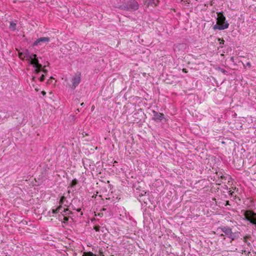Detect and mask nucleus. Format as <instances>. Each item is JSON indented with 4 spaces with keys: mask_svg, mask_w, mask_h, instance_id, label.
Masks as SVG:
<instances>
[{
    "mask_svg": "<svg viewBox=\"0 0 256 256\" xmlns=\"http://www.w3.org/2000/svg\"><path fill=\"white\" fill-rule=\"evenodd\" d=\"M224 40H222V44H224Z\"/></svg>",
    "mask_w": 256,
    "mask_h": 256,
    "instance_id": "2f4dec72",
    "label": "nucleus"
},
{
    "mask_svg": "<svg viewBox=\"0 0 256 256\" xmlns=\"http://www.w3.org/2000/svg\"><path fill=\"white\" fill-rule=\"evenodd\" d=\"M66 198L64 196H62L60 201V202L61 204H62L64 202V200H65Z\"/></svg>",
    "mask_w": 256,
    "mask_h": 256,
    "instance_id": "dca6fc26",
    "label": "nucleus"
},
{
    "mask_svg": "<svg viewBox=\"0 0 256 256\" xmlns=\"http://www.w3.org/2000/svg\"><path fill=\"white\" fill-rule=\"evenodd\" d=\"M62 206H60L58 207L56 209L52 210V212L53 214L57 213L60 211V210L62 209Z\"/></svg>",
    "mask_w": 256,
    "mask_h": 256,
    "instance_id": "f8f14e48",
    "label": "nucleus"
},
{
    "mask_svg": "<svg viewBox=\"0 0 256 256\" xmlns=\"http://www.w3.org/2000/svg\"><path fill=\"white\" fill-rule=\"evenodd\" d=\"M36 68L35 72L36 74H38L42 70V65H38L34 67Z\"/></svg>",
    "mask_w": 256,
    "mask_h": 256,
    "instance_id": "9b49d317",
    "label": "nucleus"
},
{
    "mask_svg": "<svg viewBox=\"0 0 256 256\" xmlns=\"http://www.w3.org/2000/svg\"><path fill=\"white\" fill-rule=\"evenodd\" d=\"M42 94L44 96L46 94V92L44 91H42Z\"/></svg>",
    "mask_w": 256,
    "mask_h": 256,
    "instance_id": "5701e85b",
    "label": "nucleus"
},
{
    "mask_svg": "<svg viewBox=\"0 0 256 256\" xmlns=\"http://www.w3.org/2000/svg\"><path fill=\"white\" fill-rule=\"evenodd\" d=\"M68 217H66V216H64V221H66H66H68Z\"/></svg>",
    "mask_w": 256,
    "mask_h": 256,
    "instance_id": "412c9836",
    "label": "nucleus"
},
{
    "mask_svg": "<svg viewBox=\"0 0 256 256\" xmlns=\"http://www.w3.org/2000/svg\"><path fill=\"white\" fill-rule=\"evenodd\" d=\"M80 105H81L82 106H84V102L82 103Z\"/></svg>",
    "mask_w": 256,
    "mask_h": 256,
    "instance_id": "a878e982",
    "label": "nucleus"
},
{
    "mask_svg": "<svg viewBox=\"0 0 256 256\" xmlns=\"http://www.w3.org/2000/svg\"><path fill=\"white\" fill-rule=\"evenodd\" d=\"M153 113V118L155 120H162L164 118V115L162 114L158 113L154 110L152 111Z\"/></svg>",
    "mask_w": 256,
    "mask_h": 256,
    "instance_id": "0eeeda50",
    "label": "nucleus"
},
{
    "mask_svg": "<svg viewBox=\"0 0 256 256\" xmlns=\"http://www.w3.org/2000/svg\"><path fill=\"white\" fill-rule=\"evenodd\" d=\"M78 183V180L76 179H74L72 180V183H71V186L73 187L74 186H76Z\"/></svg>",
    "mask_w": 256,
    "mask_h": 256,
    "instance_id": "2eb2a0df",
    "label": "nucleus"
},
{
    "mask_svg": "<svg viewBox=\"0 0 256 256\" xmlns=\"http://www.w3.org/2000/svg\"><path fill=\"white\" fill-rule=\"evenodd\" d=\"M16 50L18 51L19 58L22 60H24L25 58H26L28 60H30L32 56L30 54V52L28 50H26L24 52H20L16 49Z\"/></svg>",
    "mask_w": 256,
    "mask_h": 256,
    "instance_id": "7ed1b4c3",
    "label": "nucleus"
},
{
    "mask_svg": "<svg viewBox=\"0 0 256 256\" xmlns=\"http://www.w3.org/2000/svg\"><path fill=\"white\" fill-rule=\"evenodd\" d=\"M32 57L30 58V63L31 64L33 65L34 67L38 66V65H40L41 64H39L38 60L36 58V54H31Z\"/></svg>",
    "mask_w": 256,
    "mask_h": 256,
    "instance_id": "423d86ee",
    "label": "nucleus"
},
{
    "mask_svg": "<svg viewBox=\"0 0 256 256\" xmlns=\"http://www.w3.org/2000/svg\"><path fill=\"white\" fill-rule=\"evenodd\" d=\"M246 65H247L248 66H249V67H250V66H251V64H250V62H249L247 63Z\"/></svg>",
    "mask_w": 256,
    "mask_h": 256,
    "instance_id": "b1692460",
    "label": "nucleus"
},
{
    "mask_svg": "<svg viewBox=\"0 0 256 256\" xmlns=\"http://www.w3.org/2000/svg\"><path fill=\"white\" fill-rule=\"evenodd\" d=\"M100 226H95L94 227V229L96 231L98 232L100 230Z\"/></svg>",
    "mask_w": 256,
    "mask_h": 256,
    "instance_id": "6ab92c4d",
    "label": "nucleus"
},
{
    "mask_svg": "<svg viewBox=\"0 0 256 256\" xmlns=\"http://www.w3.org/2000/svg\"><path fill=\"white\" fill-rule=\"evenodd\" d=\"M250 238V236H244V241L246 243V244H248V246H250V242H248L246 240H247V238Z\"/></svg>",
    "mask_w": 256,
    "mask_h": 256,
    "instance_id": "ddd939ff",
    "label": "nucleus"
},
{
    "mask_svg": "<svg viewBox=\"0 0 256 256\" xmlns=\"http://www.w3.org/2000/svg\"><path fill=\"white\" fill-rule=\"evenodd\" d=\"M218 18H216V24L213 26V29L216 30H224L228 28V23L226 21V18L222 12H218Z\"/></svg>",
    "mask_w": 256,
    "mask_h": 256,
    "instance_id": "f257e3e1",
    "label": "nucleus"
},
{
    "mask_svg": "<svg viewBox=\"0 0 256 256\" xmlns=\"http://www.w3.org/2000/svg\"><path fill=\"white\" fill-rule=\"evenodd\" d=\"M16 24L14 22H10V26L9 28L12 30H16Z\"/></svg>",
    "mask_w": 256,
    "mask_h": 256,
    "instance_id": "9d476101",
    "label": "nucleus"
},
{
    "mask_svg": "<svg viewBox=\"0 0 256 256\" xmlns=\"http://www.w3.org/2000/svg\"><path fill=\"white\" fill-rule=\"evenodd\" d=\"M228 202H229V201H226V204H229Z\"/></svg>",
    "mask_w": 256,
    "mask_h": 256,
    "instance_id": "bb28decb",
    "label": "nucleus"
},
{
    "mask_svg": "<svg viewBox=\"0 0 256 256\" xmlns=\"http://www.w3.org/2000/svg\"><path fill=\"white\" fill-rule=\"evenodd\" d=\"M42 72H44V74H47V72H48V70H46V69L44 68H42Z\"/></svg>",
    "mask_w": 256,
    "mask_h": 256,
    "instance_id": "aec40b11",
    "label": "nucleus"
},
{
    "mask_svg": "<svg viewBox=\"0 0 256 256\" xmlns=\"http://www.w3.org/2000/svg\"><path fill=\"white\" fill-rule=\"evenodd\" d=\"M76 111L78 112H80L79 109H77Z\"/></svg>",
    "mask_w": 256,
    "mask_h": 256,
    "instance_id": "c756f323",
    "label": "nucleus"
},
{
    "mask_svg": "<svg viewBox=\"0 0 256 256\" xmlns=\"http://www.w3.org/2000/svg\"><path fill=\"white\" fill-rule=\"evenodd\" d=\"M80 73L78 72L72 78V87L74 88H75L80 83Z\"/></svg>",
    "mask_w": 256,
    "mask_h": 256,
    "instance_id": "20e7f679",
    "label": "nucleus"
},
{
    "mask_svg": "<svg viewBox=\"0 0 256 256\" xmlns=\"http://www.w3.org/2000/svg\"><path fill=\"white\" fill-rule=\"evenodd\" d=\"M68 212L66 213V214H71V212L68 209H66L64 210V212Z\"/></svg>",
    "mask_w": 256,
    "mask_h": 256,
    "instance_id": "4be33fe9",
    "label": "nucleus"
},
{
    "mask_svg": "<svg viewBox=\"0 0 256 256\" xmlns=\"http://www.w3.org/2000/svg\"><path fill=\"white\" fill-rule=\"evenodd\" d=\"M186 2L188 3H190V2H188V0H186Z\"/></svg>",
    "mask_w": 256,
    "mask_h": 256,
    "instance_id": "7c9ffc66",
    "label": "nucleus"
},
{
    "mask_svg": "<svg viewBox=\"0 0 256 256\" xmlns=\"http://www.w3.org/2000/svg\"><path fill=\"white\" fill-rule=\"evenodd\" d=\"M115 6L120 9L126 10H136L138 8L139 5L138 2L135 0H130L128 4H125L123 2L120 4L118 3L115 4Z\"/></svg>",
    "mask_w": 256,
    "mask_h": 256,
    "instance_id": "f03ea898",
    "label": "nucleus"
},
{
    "mask_svg": "<svg viewBox=\"0 0 256 256\" xmlns=\"http://www.w3.org/2000/svg\"><path fill=\"white\" fill-rule=\"evenodd\" d=\"M82 256H95L92 252H84Z\"/></svg>",
    "mask_w": 256,
    "mask_h": 256,
    "instance_id": "4468645a",
    "label": "nucleus"
},
{
    "mask_svg": "<svg viewBox=\"0 0 256 256\" xmlns=\"http://www.w3.org/2000/svg\"><path fill=\"white\" fill-rule=\"evenodd\" d=\"M183 71L184 72H186V70H185V69H183Z\"/></svg>",
    "mask_w": 256,
    "mask_h": 256,
    "instance_id": "c85d7f7f",
    "label": "nucleus"
},
{
    "mask_svg": "<svg viewBox=\"0 0 256 256\" xmlns=\"http://www.w3.org/2000/svg\"><path fill=\"white\" fill-rule=\"evenodd\" d=\"M218 70L219 71H220V72H222V73H224V74H225V73H226V71L224 69L222 68H219V67L218 68Z\"/></svg>",
    "mask_w": 256,
    "mask_h": 256,
    "instance_id": "f3484780",
    "label": "nucleus"
},
{
    "mask_svg": "<svg viewBox=\"0 0 256 256\" xmlns=\"http://www.w3.org/2000/svg\"><path fill=\"white\" fill-rule=\"evenodd\" d=\"M77 210H78V212H80V208H79V209H78Z\"/></svg>",
    "mask_w": 256,
    "mask_h": 256,
    "instance_id": "cd10ccee",
    "label": "nucleus"
},
{
    "mask_svg": "<svg viewBox=\"0 0 256 256\" xmlns=\"http://www.w3.org/2000/svg\"><path fill=\"white\" fill-rule=\"evenodd\" d=\"M50 40V38L48 37H42L36 40L34 43V46H36L40 42H48Z\"/></svg>",
    "mask_w": 256,
    "mask_h": 256,
    "instance_id": "1a4fd4ad",
    "label": "nucleus"
},
{
    "mask_svg": "<svg viewBox=\"0 0 256 256\" xmlns=\"http://www.w3.org/2000/svg\"><path fill=\"white\" fill-rule=\"evenodd\" d=\"M158 2L159 0H156V1L155 0H146L144 4L146 5L147 6H156L158 5Z\"/></svg>",
    "mask_w": 256,
    "mask_h": 256,
    "instance_id": "6e6552de",
    "label": "nucleus"
},
{
    "mask_svg": "<svg viewBox=\"0 0 256 256\" xmlns=\"http://www.w3.org/2000/svg\"><path fill=\"white\" fill-rule=\"evenodd\" d=\"M35 79H36V77L34 76V77L32 78V80L33 81H34V80H35Z\"/></svg>",
    "mask_w": 256,
    "mask_h": 256,
    "instance_id": "393cba45",
    "label": "nucleus"
},
{
    "mask_svg": "<svg viewBox=\"0 0 256 256\" xmlns=\"http://www.w3.org/2000/svg\"><path fill=\"white\" fill-rule=\"evenodd\" d=\"M44 77H45L44 75L42 74V76H40V81H41V82L44 81Z\"/></svg>",
    "mask_w": 256,
    "mask_h": 256,
    "instance_id": "a211bd4d",
    "label": "nucleus"
},
{
    "mask_svg": "<svg viewBox=\"0 0 256 256\" xmlns=\"http://www.w3.org/2000/svg\"><path fill=\"white\" fill-rule=\"evenodd\" d=\"M222 230L226 236L230 238L232 240L234 239V234L232 233L231 228L228 227H224L222 228Z\"/></svg>",
    "mask_w": 256,
    "mask_h": 256,
    "instance_id": "39448f33",
    "label": "nucleus"
}]
</instances>
